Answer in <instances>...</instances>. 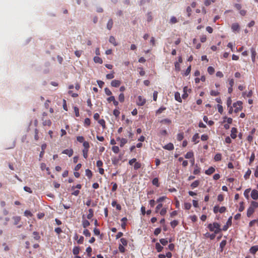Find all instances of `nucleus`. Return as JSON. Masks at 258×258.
Here are the masks:
<instances>
[{
  "instance_id": "48",
  "label": "nucleus",
  "mask_w": 258,
  "mask_h": 258,
  "mask_svg": "<svg viewBox=\"0 0 258 258\" xmlns=\"http://www.w3.org/2000/svg\"><path fill=\"white\" fill-rule=\"evenodd\" d=\"M88 151H89V150L83 149V150H82L83 157L85 159H87L88 157Z\"/></svg>"
},
{
  "instance_id": "18",
  "label": "nucleus",
  "mask_w": 258,
  "mask_h": 258,
  "mask_svg": "<svg viewBox=\"0 0 258 258\" xmlns=\"http://www.w3.org/2000/svg\"><path fill=\"white\" fill-rule=\"evenodd\" d=\"M175 99L178 102L181 103L182 102V99L180 97V94L178 92H176L174 94Z\"/></svg>"
},
{
  "instance_id": "30",
  "label": "nucleus",
  "mask_w": 258,
  "mask_h": 258,
  "mask_svg": "<svg viewBox=\"0 0 258 258\" xmlns=\"http://www.w3.org/2000/svg\"><path fill=\"white\" fill-rule=\"evenodd\" d=\"M152 184L155 186H156L157 187H159V180H158V178L156 177V178H154L153 180H152Z\"/></svg>"
},
{
  "instance_id": "54",
  "label": "nucleus",
  "mask_w": 258,
  "mask_h": 258,
  "mask_svg": "<svg viewBox=\"0 0 258 258\" xmlns=\"http://www.w3.org/2000/svg\"><path fill=\"white\" fill-rule=\"evenodd\" d=\"M160 242L163 245H166L168 243V241L167 239L165 238L160 239Z\"/></svg>"
},
{
  "instance_id": "58",
  "label": "nucleus",
  "mask_w": 258,
  "mask_h": 258,
  "mask_svg": "<svg viewBox=\"0 0 258 258\" xmlns=\"http://www.w3.org/2000/svg\"><path fill=\"white\" fill-rule=\"evenodd\" d=\"M77 140L80 143H84V138L83 136H78L77 137Z\"/></svg>"
},
{
  "instance_id": "40",
  "label": "nucleus",
  "mask_w": 258,
  "mask_h": 258,
  "mask_svg": "<svg viewBox=\"0 0 258 258\" xmlns=\"http://www.w3.org/2000/svg\"><path fill=\"white\" fill-rule=\"evenodd\" d=\"M112 150L115 154H117L120 151L119 147L115 146L112 147Z\"/></svg>"
},
{
  "instance_id": "7",
  "label": "nucleus",
  "mask_w": 258,
  "mask_h": 258,
  "mask_svg": "<svg viewBox=\"0 0 258 258\" xmlns=\"http://www.w3.org/2000/svg\"><path fill=\"white\" fill-rule=\"evenodd\" d=\"M250 51L251 53V60L253 62H255V56L256 55V52L255 49L253 47H251L250 48Z\"/></svg>"
},
{
  "instance_id": "23",
  "label": "nucleus",
  "mask_w": 258,
  "mask_h": 258,
  "mask_svg": "<svg viewBox=\"0 0 258 258\" xmlns=\"http://www.w3.org/2000/svg\"><path fill=\"white\" fill-rule=\"evenodd\" d=\"M127 219L126 217H123L121 219V221L122 222L121 223V227L122 229H124L125 228L126 226V222L127 221Z\"/></svg>"
},
{
  "instance_id": "3",
  "label": "nucleus",
  "mask_w": 258,
  "mask_h": 258,
  "mask_svg": "<svg viewBox=\"0 0 258 258\" xmlns=\"http://www.w3.org/2000/svg\"><path fill=\"white\" fill-rule=\"evenodd\" d=\"M242 103L240 101H238L233 103V107L235 108L234 111L235 113H237L242 110Z\"/></svg>"
},
{
  "instance_id": "25",
  "label": "nucleus",
  "mask_w": 258,
  "mask_h": 258,
  "mask_svg": "<svg viewBox=\"0 0 258 258\" xmlns=\"http://www.w3.org/2000/svg\"><path fill=\"white\" fill-rule=\"evenodd\" d=\"M155 247L158 252H161L163 249V246H162L159 243H156Z\"/></svg>"
},
{
  "instance_id": "27",
  "label": "nucleus",
  "mask_w": 258,
  "mask_h": 258,
  "mask_svg": "<svg viewBox=\"0 0 258 258\" xmlns=\"http://www.w3.org/2000/svg\"><path fill=\"white\" fill-rule=\"evenodd\" d=\"M94 61L96 63H99L100 64H101L103 62L102 59L100 57L97 56H95L94 57Z\"/></svg>"
},
{
  "instance_id": "20",
  "label": "nucleus",
  "mask_w": 258,
  "mask_h": 258,
  "mask_svg": "<svg viewBox=\"0 0 258 258\" xmlns=\"http://www.w3.org/2000/svg\"><path fill=\"white\" fill-rule=\"evenodd\" d=\"M79 246H75L73 249V253L74 255H78L80 252Z\"/></svg>"
},
{
  "instance_id": "14",
  "label": "nucleus",
  "mask_w": 258,
  "mask_h": 258,
  "mask_svg": "<svg viewBox=\"0 0 258 258\" xmlns=\"http://www.w3.org/2000/svg\"><path fill=\"white\" fill-rule=\"evenodd\" d=\"M215 171V169L213 167H210L208 169L205 171V174L207 175H211Z\"/></svg>"
},
{
  "instance_id": "29",
  "label": "nucleus",
  "mask_w": 258,
  "mask_h": 258,
  "mask_svg": "<svg viewBox=\"0 0 258 258\" xmlns=\"http://www.w3.org/2000/svg\"><path fill=\"white\" fill-rule=\"evenodd\" d=\"M251 173V171L250 169H248L245 173V174L244 175V178H245V179H247L249 178Z\"/></svg>"
},
{
  "instance_id": "63",
  "label": "nucleus",
  "mask_w": 258,
  "mask_h": 258,
  "mask_svg": "<svg viewBox=\"0 0 258 258\" xmlns=\"http://www.w3.org/2000/svg\"><path fill=\"white\" fill-rule=\"evenodd\" d=\"M24 215L26 217H32L33 216L32 213L30 211H28V210H26L25 212H24Z\"/></svg>"
},
{
  "instance_id": "5",
  "label": "nucleus",
  "mask_w": 258,
  "mask_h": 258,
  "mask_svg": "<svg viewBox=\"0 0 258 258\" xmlns=\"http://www.w3.org/2000/svg\"><path fill=\"white\" fill-rule=\"evenodd\" d=\"M232 216H230V217L228 218V220H227V222H226V225H225L223 227V228H222V230L224 231H227V229H228V228H229V226H230L232 225Z\"/></svg>"
},
{
  "instance_id": "33",
  "label": "nucleus",
  "mask_w": 258,
  "mask_h": 258,
  "mask_svg": "<svg viewBox=\"0 0 258 258\" xmlns=\"http://www.w3.org/2000/svg\"><path fill=\"white\" fill-rule=\"evenodd\" d=\"M113 26V21L112 19H110L107 24V28L108 29L110 30Z\"/></svg>"
},
{
  "instance_id": "17",
  "label": "nucleus",
  "mask_w": 258,
  "mask_h": 258,
  "mask_svg": "<svg viewBox=\"0 0 258 258\" xmlns=\"http://www.w3.org/2000/svg\"><path fill=\"white\" fill-rule=\"evenodd\" d=\"M109 41L110 43L112 44L115 46L117 45V43L116 41L115 38L112 36H111L109 37Z\"/></svg>"
},
{
  "instance_id": "61",
  "label": "nucleus",
  "mask_w": 258,
  "mask_h": 258,
  "mask_svg": "<svg viewBox=\"0 0 258 258\" xmlns=\"http://www.w3.org/2000/svg\"><path fill=\"white\" fill-rule=\"evenodd\" d=\"M159 135L160 136H166L167 135V132L166 130H161L159 132Z\"/></svg>"
},
{
  "instance_id": "57",
  "label": "nucleus",
  "mask_w": 258,
  "mask_h": 258,
  "mask_svg": "<svg viewBox=\"0 0 258 258\" xmlns=\"http://www.w3.org/2000/svg\"><path fill=\"white\" fill-rule=\"evenodd\" d=\"M74 111L75 113V115L77 117H79L80 116L79 114V109L77 106H75L74 107Z\"/></svg>"
},
{
  "instance_id": "59",
  "label": "nucleus",
  "mask_w": 258,
  "mask_h": 258,
  "mask_svg": "<svg viewBox=\"0 0 258 258\" xmlns=\"http://www.w3.org/2000/svg\"><path fill=\"white\" fill-rule=\"evenodd\" d=\"M175 69L176 71H179L180 70V63L177 62H175L174 63Z\"/></svg>"
},
{
  "instance_id": "44",
  "label": "nucleus",
  "mask_w": 258,
  "mask_h": 258,
  "mask_svg": "<svg viewBox=\"0 0 258 258\" xmlns=\"http://www.w3.org/2000/svg\"><path fill=\"white\" fill-rule=\"evenodd\" d=\"M124 246L121 245V244H119L118 246V249L121 253H124L125 251V249Z\"/></svg>"
},
{
  "instance_id": "8",
  "label": "nucleus",
  "mask_w": 258,
  "mask_h": 258,
  "mask_svg": "<svg viewBox=\"0 0 258 258\" xmlns=\"http://www.w3.org/2000/svg\"><path fill=\"white\" fill-rule=\"evenodd\" d=\"M251 197L254 200H257L258 199V191L256 189H253L251 192Z\"/></svg>"
},
{
  "instance_id": "37",
  "label": "nucleus",
  "mask_w": 258,
  "mask_h": 258,
  "mask_svg": "<svg viewBox=\"0 0 258 258\" xmlns=\"http://www.w3.org/2000/svg\"><path fill=\"white\" fill-rule=\"evenodd\" d=\"M127 141L125 138H121V140H120V146L121 147H122L124 146V145L127 143Z\"/></svg>"
},
{
  "instance_id": "64",
  "label": "nucleus",
  "mask_w": 258,
  "mask_h": 258,
  "mask_svg": "<svg viewBox=\"0 0 258 258\" xmlns=\"http://www.w3.org/2000/svg\"><path fill=\"white\" fill-rule=\"evenodd\" d=\"M105 94L108 96H111L112 95L111 91L108 88H105L104 89Z\"/></svg>"
},
{
  "instance_id": "6",
  "label": "nucleus",
  "mask_w": 258,
  "mask_h": 258,
  "mask_svg": "<svg viewBox=\"0 0 258 258\" xmlns=\"http://www.w3.org/2000/svg\"><path fill=\"white\" fill-rule=\"evenodd\" d=\"M237 129L235 127H232L231 130L230 137L232 139H235L237 137Z\"/></svg>"
},
{
  "instance_id": "28",
  "label": "nucleus",
  "mask_w": 258,
  "mask_h": 258,
  "mask_svg": "<svg viewBox=\"0 0 258 258\" xmlns=\"http://www.w3.org/2000/svg\"><path fill=\"white\" fill-rule=\"evenodd\" d=\"M82 225L84 228H86L90 225V222L87 220H83L82 221Z\"/></svg>"
},
{
  "instance_id": "32",
  "label": "nucleus",
  "mask_w": 258,
  "mask_h": 258,
  "mask_svg": "<svg viewBox=\"0 0 258 258\" xmlns=\"http://www.w3.org/2000/svg\"><path fill=\"white\" fill-rule=\"evenodd\" d=\"M183 138H184L183 133H179L177 135V140L179 141H181V140H182Z\"/></svg>"
},
{
  "instance_id": "41",
  "label": "nucleus",
  "mask_w": 258,
  "mask_h": 258,
  "mask_svg": "<svg viewBox=\"0 0 258 258\" xmlns=\"http://www.w3.org/2000/svg\"><path fill=\"white\" fill-rule=\"evenodd\" d=\"M208 73L210 74V75H212L214 74V73L215 72V69L213 67H209L208 68Z\"/></svg>"
},
{
  "instance_id": "50",
  "label": "nucleus",
  "mask_w": 258,
  "mask_h": 258,
  "mask_svg": "<svg viewBox=\"0 0 258 258\" xmlns=\"http://www.w3.org/2000/svg\"><path fill=\"white\" fill-rule=\"evenodd\" d=\"M83 234L86 237H90L91 236V233L87 229H85L84 230Z\"/></svg>"
},
{
  "instance_id": "1",
  "label": "nucleus",
  "mask_w": 258,
  "mask_h": 258,
  "mask_svg": "<svg viewBox=\"0 0 258 258\" xmlns=\"http://www.w3.org/2000/svg\"><path fill=\"white\" fill-rule=\"evenodd\" d=\"M258 207V203L255 201H252L250 203V206L247 210V216L250 217L254 212L256 208Z\"/></svg>"
},
{
  "instance_id": "36",
  "label": "nucleus",
  "mask_w": 258,
  "mask_h": 258,
  "mask_svg": "<svg viewBox=\"0 0 258 258\" xmlns=\"http://www.w3.org/2000/svg\"><path fill=\"white\" fill-rule=\"evenodd\" d=\"M13 220H14V224L17 225L18 224V223L20 222L21 220V218L19 216H15L13 218Z\"/></svg>"
},
{
  "instance_id": "9",
  "label": "nucleus",
  "mask_w": 258,
  "mask_h": 258,
  "mask_svg": "<svg viewBox=\"0 0 258 258\" xmlns=\"http://www.w3.org/2000/svg\"><path fill=\"white\" fill-rule=\"evenodd\" d=\"M231 29L233 32L238 31L240 29L239 24L237 23L232 24L231 25Z\"/></svg>"
},
{
  "instance_id": "38",
  "label": "nucleus",
  "mask_w": 258,
  "mask_h": 258,
  "mask_svg": "<svg viewBox=\"0 0 258 258\" xmlns=\"http://www.w3.org/2000/svg\"><path fill=\"white\" fill-rule=\"evenodd\" d=\"M121 244L123 246H126L127 245V240L124 238H121L120 239Z\"/></svg>"
},
{
  "instance_id": "47",
  "label": "nucleus",
  "mask_w": 258,
  "mask_h": 258,
  "mask_svg": "<svg viewBox=\"0 0 258 258\" xmlns=\"http://www.w3.org/2000/svg\"><path fill=\"white\" fill-rule=\"evenodd\" d=\"M250 191V188H248V189H246L244 192V197L247 199H248L249 198V193Z\"/></svg>"
},
{
  "instance_id": "62",
  "label": "nucleus",
  "mask_w": 258,
  "mask_h": 258,
  "mask_svg": "<svg viewBox=\"0 0 258 258\" xmlns=\"http://www.w3.org/2000/svg\"><path fill=\"white\" fill-rule=\"evenodd\" d=\"M106 77L107 79H112L114 77V72H113L112 73L107 74Z\"/></svg>"
},
{
  "instance_id": "42",
  "label": "nucleus",
  "mask_w": 258,
  "mask_h": 258,
  "mask_svg": "<svg viewBox=\"0 0 258 258\" xmlns=\"http://www.w3.org/2000/svg\"><path fill=\"white\" fill-rule=\"evenodd\" d=\"M239 207L238 209V211L241 212H242L244 210V202H241L239 204Z\"/></svg>"
},
{
  "instance_id": "16",
  "label": "nucleus",
  "mask_w": 258,
  "mask_h": 258,
  "mask_svg": "<svg viewBox=\"0 0 258 258\" xmlns=\"http://www.w3.org/2000/svg\"><path fill=\"white\" fill-rule=\"evenodd\" d=\"M258 251V245H254L250 247L249 251L251 254H254Z\"/></svg>"
},
{
  "instance_id": "19",
  "label": "nucleus",
  "mask_w": 258,
  "mask_h": 258,
  "mask_svg": "<svg viewBox=\"0 0 258 258\" xmlns=\"http://www.w3.org/2000/svg\"><path fill=\"white\" fill-rule=\"evenodd\" d=\"M186 159H192L194 157V153L192 151L188 152L184 156Z\"/></svg>"
},
{
  "instance_id": "11",
  "label": "nucleus",
  "mask_w": 258,
  "mask_h": 258,
  "mask_svg": "<svg viewBox=\"0 0 258 258\" xmlns=\"http://www.w3.org/2000/svg\"><path fill=\"white\" fill-rule=\"evenodd\" d=\"M164 149L171 151L174 149V145L172 143H169L163 147Z\"/></svg>"
},
{
  "instance_id": "43",
  "label": "nucleus",
  "mask_w": 258,
  "mask_h": 258,
  "mask_svg": "<svg viewBox=\"0 0 258 258\" xmlns=\"http://www.w3.org/2000/svg\"><path fill=\"white\" fill-rule=\"evenodd\" d=\"M224 122H225L226 121H226L227 122V123L228 124H231L232 122V118H230V117H227L226 116L224 117Z\"/></svg>"
},
{
  "instance_id": "21",
  "label": "nucleus",
  "mask_w": 258,
  "mask_h": 258,
  "mask_svg": "<svg viewBox=\"0 0 258 258\" xmlns=\"http://www.w3.org/2000/svg\"><path fill=\"white\" fill-rule=\"evenodd\" d=\"M88 211H89V214L87 216V218L88 219H91L94 216V211H93V210L92 209H89Z\"/></svg>"
},
{
  "instance_id": "13",
  "label": "nucleus",
  "mask_w": 258,
  "mask_h": 258,
  "mask_svg": "<svg viewBox=\"0 0 258 258\" xmlns=\"http://www.w3.org/2000/svg\"><path fill=\"white\" fill-rule=\"evenodd\" d=\"M200 138L199 135L198 133L195 134L192 138V141L195 143V144H197L199 142V139Z\"/></svg>"
},
{
  "instance_id": "22",
  "label": "nucleus",
  "mask_w": 258,
  "mask_h": 258,
  "mask_svg": "<svg viewBox=\"0 0 258 258\" xmlns=\"http://www.w3.org/2000/svg\"><path fill=\"white\" fill-rule=\"evenodd\" d=\"M199 184H200V181L199 180H195V181H194L190 185V186L191 187V188L193 189V188H195L197 187H198L199 185Z\"/></svg>"
},
{
  "instance_id": "31",
  "label": "nucleus",
  "mask_w": 258,
  "mask_h": 258,
  "mask_svg": "<svg viewBox=\"0 0 258 258\" xmlns=\"http://www.w3.org/2000/svg\"><path fill=\"white\" fill-rule=\"evenodd\" d=\"M98 123L102 126L103 129H105L106 128L105 121L103 119L99 120Z\"/></svg>"
},
{
  "instance_id": "52",
  "label": "nucleus",
  "mask_w": 258,
  "mask_h": 258,
  "mask_svg": "<svg viewBox=\"0 0 258 258\" xmlns=\"http://www.w3.org/2000/svg\"><path fill=\"white\" fill-rule=\"evenodd\" d=\"M220 93L217 91L211 90L210 92V95L213 96H218Z\"/></svg>"
},
{
  "instance_id": "15",
  "label": "nucleus",
  "mask_w": 258,
  "mask_h": 258,
  "mask_svg": "<svg viewBox=\"0 0 258 258\" xmlns=\"http://www.w3.org/2000/svg\"><path fill=\"white\" fill-rule=\"evenodd\" d=\"M201 168L198 165V164H196L193 171V174L195 175L199 174L201 172Z\"/></svg>"
},
{
  "instance_id": "2",
  "label": "nucleus",
  "mask_w": 258,
  "mask_h": 258,
  "mask_svg": "<svg viewBox=\"0 0 258 258\" xmlns=\"http://www.w3.org/2000/svg\"><path fill=\"white\" fill-rule=\"evenodd\" d=\"M208 228L210 231H214L215 234H218L222 230L220 229V225L216 222H214L213 224H209Z\"/></svg>"
},
{
  "instance_id": "24",
  "label": "nucleus",
  "mask_w": 258,
  "mask_h": 258,
  "mask_svg": "<svg viewBox=\"0 0 258 258\" xmlns=\"http://www.w3.org/2000/svg\"><path fill=\"white\" fill-rule=\"evenodd\" d=\"M85 174L89 179L92 177L93 175L92 171L89 169L85 170Z\"/></svg>"
},
{
  "instance_id": "26",
  "label": "nucleus",
  "mask_w": 258,
  "mask_h": 258,
  "mask_svg": "<svg viewBox=\"0 0 258 258\" xmlns=\"http://www.w3.org/2000/svg\"><path fill=\"white\" fill-rule=\"evenodd\" d=\"M222 159V155L221 153H217L214 157V160L215 161H219Z\"/></svg>"
},
{
  "instance_id": "34",
  "label": "nucleus",
  "mask_w": 258,
  "mask_h": 258,
  "mask_svg": "<svg viewBox=\"0 0 258 258\" xmlns=\"http://www.w3.org/2000/svg\"><path fill=\"white\" fill-rule=\"evenodd\" d=\"M178 223H179L178 221L177 220H173V221H171V222H170V225H171V226L173 228H175L176 226H177V225H178Z\"/></svg>"
},
{
  "instance_id": "56",
  "label": "nucleus",
  "mask_w": 258,
  "mask_h": 258,
  "mask_svg": "<svg viewBox=\"0 0 258 258\" xmlns=\"http://www.w3.org/2000/svg\"><path fill=\"white\" fill-rule=\"evenodd\" d=\"M232 104V99L230 97H229L227 98L226 104L228 107H229L230 106H231Z\"/></svg>"
},
{
  "instance_id": "49",
  "label": "nucleus",
  "mask_w": 258,
  "mask_h": 258,
  "mask_svg": "<svg viewBox=\"0 0 258 258\" xmlns=\"http://www.w3.org/2000/svg\"><path fill=\"white\" fill-rule=\"evenodd\" d=\"M166 109V107H160L156 112V114H160L163 111H164Z\"/></svg>"
},
{
  "instance_id": "12",
  "label": "nucleus",
  "mask_w": 258,
  "mask_h": 258,
  "mask_svg": "<svg viewBox=\"0 0 258 258\" xmlns=\"http://www.w3.org/2000/svg\"><path fill=\"white\" fill-rule=\"evenodd\" d=\"M121 84V81L119 80H114L111 82V85L114 87H118Z\"/></svg>"
},
{
  "instance_id": "4",
  "label": "nucleus",
  "mask_w": 258,
  "mask_h": 258,
  "mask_svg": "<svg viewBox=\"0 0 258 258\" xmlns=\"http://www.w3.org/2000/svg\"><path fill=\"white\" fill-rule=\"evenodd\" d=\"M146 99L144 98L142 96H139L138 97V99L137 101V104L138 106H142L144 105V104L146 103Z\"/></svg>"
},
{
  "instance_id": "45",
  "label": "nucleus",
  "mask_w": 258,
  "mask_h": 258,
  "mask_svg": "<svg viewBox=\"0 0 258 258\" xmlns=\"http://www.w3.org/2000/svg\"><path fill=\"white\" fill-rule=\"evenodd\" d=\"M216 0H205L204 4L206 6H209L212 3H214Z\"/></svg>"
},
{
  "instance_id": "46",
  "label": "nucleus",
  "mask_w": 258,
  "mask_h": 258,
  "mask_svg": "<svg viewBox=\"0 0 258 258\" xmlns=\"http://www.w3.org/2000/svg\"><path fill=\"white\" fill-rule=\"evenodd\" d=\"M161 123H166V124H170L171 123V120L169 119L166 118L162 119L160 121Z\"/></svg>"
},
{
  "instance_id": "53",
  "label": "nucleus",
  "mask_w": 258,
  "mask_h": 258,
  "mask_svg": "<svg viewBox=\"0 0 258 258\" xmlns=\"http://www.w3.org/2000/svg\"><path fill=\"white\" fill-rule=\"evenodd\" d=\"M191 205L189 203H185L184 204V209L186 210H189L191 208Z\"/></svg>"
},
{
  "instance_id": "39",
  "label": "nucleus",
  "mask_w": 258,
  "mask_h": 258,
  "mask_svg": "<svg viewBox=\"0 0 258 258\" xmlns=\"http://www.w3.org/2000/svg\"><path fill=\"white\" fill-rule=\"evenodd\" d=\"M84 150H89L90 148V145L88 142L85 141L83 143Z\"/></svg>"
},
{
  "instance_id": "60",
  "label": "nucleus",
  "mask_w": 258,
  "mask_h": 258,
  "mask_svg": "<svg viewBox=\"0 0 258 258\" xmlns=\"http://www.w3.org/2000/svg\"><path fill=\"white\" fill-rule=\"evenodd\" d=\"M163 205L161 203H159L156 207L155 213H158L159 210L162 207Z\"/></svg>"
},
{
  "instance_id": "51",
  "label": "nucleus",
  "mask_w": 258,
  "mask_h": 258,
  "mask_svg": "<svg viewBox=\"0 0 258 258\" xmlns=\"http://www.w3.org/2000/svg\"><path fill=\"white\" fill-rule=\"evenodd\" d=\"M118 100L120 102H123L124 100V96L123 93H120L118 96Z\"/></svg>"
},
{
  "instance_id": "10",
  "label": "nucleus",
  "mask_w": 258,
  "mask_h": 258,
  "mask_svg": "<svg viewBox=\"0 0 258 258\" xmlns=\"http://www.w3.org/2000/svg\"><path fill=\"white\" fill-rule=\"evenodd\" d=\"M62 154H67L69 157H71L73 155L74 151H73V150L72 149H66V150H64L62 152Z\"/></svg>"
},
{
  "instance_id": "55",
  "label": "nucleus",
  "mask_w": 258,
  "mask_h": 258,
  "mask_svg": "<svg viewBox=\"0 0 258 258\" xmlns=\"http://www.w3.org/2000/svg\"><path fill=\"white\" fill-rule=\"evenodd\" d=\"M91 123L90 119L89 118H86L84 120V125L86 126H89Z\"/></svg>"
},
{
  "instance_id": "35",
  "label": "nucleus",
  "mask_w": 258,
  "mask_h": 258,
  "mask_svg": "<svg viewBox=\"0 0 258 258\" xmlns=\"http://www.w3.org/2000/svg\"><path fill=\"white\" fill-rule=\"evenodd\" d=\"M141 166L142 165L141 163L137 162L134 165V168L135 170H138L141 167Z\"/></svg>"
}]
</instances>
